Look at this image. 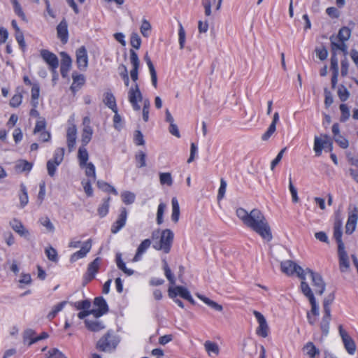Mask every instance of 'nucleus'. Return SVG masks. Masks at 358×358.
Wrapping results in <instances>:
<instances>
[{
    "label": "nucleus",
    "mask_w": 358,
    "mask_h": 358,
    "mask_svg": "<svg viewBox=\"0 0 358 358\" xmlns=\"http://www.w3.org/2000/svg\"><path fill=\"white\" fill-rule=\"evenodd\" d=\"M169 296L171 299L176 298L177 296H181L182 299L187 300L192 305L195 304V301L192 297L189 290L182 286L170 287L168 290Z\"/></svg>",
    "instance_id": "7"
},
{
    "label": "nucleus",
    "mask_w": 358,
    "mask_h": 358,
    "mask_svg": "<svg viewBox=\"0 0 358 358\" xmlns=\"http://www.w3.org/2000/svg\"><path fill=\"white\" fill-rule=\"evenodd\" d=\"M253 314L259 322V327L257 329V334L263 338L267 337L269 328L264 316L257 310H255Z\"/></svg>",
    "instance_id": "12"
},
{
    "label": "nucleus",
    "mask_w": 358,
    "mask_h": 358,
    "mask_svg": "<svg viewBox=\"0 0 358 358\" xmlns=\"http://www.w3.org/2000/svg\"><path fill=\"white\" fill-rule=\"evenodd\" d=\"M85 324L87 329L94 332L99 331L105 328L104 324L95 317L92 320L90 319L85 320Z\"/></svg>",
    "instance_id": "23"
},
{
    "label": "nucleus",
    "mask_w": 358,
    "mask_h": 358,
    "mask_svg": "<svg viewBox=\"0 0 358 358\" xmlns=\"http://www.w3.org/2000/svg\"><path fill=\"white\" fill-rule=\"evenodd\" d=\"M76 62L78 69L84 71L88 65L87 50L85 46H81L76 50Z\"/></svg>",
    "instance_id": "14"
},
{
    "label": "nucleus",
    "mask_w": 358,
    "mask_h": 358,
    "mask_svg": "<svg viewBox=\"0 0 358 358\" xmlns=\"http://www.w3.org/2000/svg\"><path fill=\"white\" fill-rule=\"evenodd\" d=\"M196 296L199 299H201L202 301H203L206 305H208V306L212 308L213 309H214L218 312L222 311V310H223L222 306L220 304L217 303V302H215V301L210 299L209 298H208L202 294H200L199 293L196 294Z\"/></svg>",
    "instance_id": "29"
},
{
    "label": "nucleus",
    "mask_w": 358,
    "mask_h": 358,
    "mask_svg": "<svg viewBox=\"0 0 358 358\" xmlns=\"http://www.w3.org/2000/svg\"><path fill=\"white\" fill-rule=\"evenodd\" d=\"M78 158L79 161L80 166L84 168L85 164H87L89 159V155L85 146H80L78 152Z\"/></svg>",
    "instance_id": "32"
},
{
    "label": "nucleus",
    "mask_w": 358,
    "mask_h": 358,
    "mask_svg": "<svg viewBox=\"0 0 358 358\" xmlns=\"http://www.w3.org/2000/svg\"><path fill=\"white\" fill-rule=\"evenodd\" d=\"M330 41L333 53H336L337 50H340L343 52L345 56L348 55V46L344 42H341L340 43L335 42V38L334 36L330 37Z\"/></svg>",
    "instance_id": "31"
},
{
    "label": "nucleus",
    "mask_w": 358,
    "mask_h": 358,
    "mask_svg": "<svg viewBox=\"0 0 358 358\" xmlns=\"http://www.w3.org/2000/svg\"><path fill=\"white\" fill-rule=\"evenodd\" d=\"M64 155V148H60L56 150L54 159L52 162H55L56 165H59L63 161Z\"/></svg>",
    "instance_id": "51"
},
{
    "label": "nucleus",
    "mask_w": 358,
    "mask_h": 358,
    "mask_svg": "<svg viewBox=\"0 0 358 358\" xmlns=\"http://www.w3.org/2000/svg\"><path fill=\"white\" fill-rule=\"evenodd\" d=\"M334 299V295L330 294L328 297L325 298L323 301V310L324 312H329L331 313L330 305L333 302Z\"/></svg>",
    "instance_id": "58"
},
{
    "label": "nucleus",
    "mask_w": 358,
    "mask_h": 358,
    "mask_svg": "<svg viewBox=\"0 0 358 358\" xmlns=\"http://www.w3.org/2000/svg\"><path fill=\"white\" fill-rule=\"evenodd\" d=\"M238 217L244 225L257 233L262 238L270 242L273 238L271 227L264 216L259 209L255 208L250 212L240 208L236 210Z\"/></svg>",
    "instance_id": "1"
},
{
    "label": "nucleus",
    "mask_w": 358,
    "mask_h": 358,
    "mask_svg": "<svg viewBox=\"0 0 358 358\" xmlns=\"http://www.w3.org/2000/svg\"><path fill=\"white\" fill-rule=\"evenodd\" d=\"M21 191L22 194L20 195V206L22 208H23L27 204L29 201L26 187L24 185H21Z\"/></svg>",
    "instance_id": "52"
},
{
    "label": "nucleus",
    "mask_w": 358,
    "mask_h": 358,
    "mask_svg": "<svg viewBox=\"0 0 358 358\" xmlns=\"http://www.w3.org/2000/svg\"><path fill=\"white\" fill-rule=\"evenodd\" d=\"M101 259L100 257H96L92 262H91L87 268V280H91L95 277V274L98 272L100 266Z\"/></svg>",
    "instance_id": "25"
},
{
    "label": "nucleus",
    "mask_w": 358,
    "mask_h": 358,
    "mask_svg": "<svg viewBox=\"0 0 358 358\" xmlns=\"http://www.w3.org/2000/svg\"><path fill=\"white\" fill-rule=\"evenodd\" d=\"M150 106V103L149 99H146L143 101V119L145 122H148L149 120V109Z\"/></svg>",
    "instance_id": "57"
},
{
    "label": "nucleus",
    "mask_w": 358,
    "mask_h": 358,
    "mask_svg": "<svg viewBox=\"0 0 358 358\" xmlns=\"http://www.w3.org/2000/svg\"><path fill=\"white\" fill-rule=\"evenodd\" d=\"M60 55L62 57L60 71L62 77L66 78L71 66L72 60L69 55L65 52H62Z\"/></svg>",
    "instance_id": "19"
},
{
    "label": "nucleus",
    "mask_w": 358,
    "mask_h": 358,
    "mask_svg": "<svg viewBox=\"0 0 358 358\" xmlns=\"http://www.w3.org/2000/svg\"><path fill=\"white\" fill-rule=\"evenodd\" d=\"M130 43L131 45L136 50H138L140 48L141 44V39L137 33L131 34Z\"/></svg>",
    "instance_id": "50"
},
{
    "label": "nucleus",
    "mask_w": 358,
    "mask_h": 358,
    "mask_svg": "<svg viewBox=\"0 0 358 358\" xmlns=\"http://www.w3.org/2000/svg\"><path fill=\"white\" fill-rule=\"evenodd\" d=\"M40 55L43 59L48 64L52 72L55 73L59 66V60L56 55L45 49L41 50Z\"/></svg>",
    "instance_id": "10"
},
{
    "label": "nucleus",
    "mask_w": 358,
    "mask_h": 358,
    "mask_svg": "<svg viewBox=\"0 0 358 358\" xmlns=\"http://www.w3.org/2000/svg\"><path fill=\"white\" fill-rule=\"evenodd\" d=\"M172 205V213L171 220L174 223H177L180 217V206L178 201L176 197H173L171 200Z\"/></svg>",
    "instance_id": "34"
},
{
    "label": "nucleus",
    "mask_w": 358,
    "mask_h": 358,
    "mask_svg": "<svg viewBox=\"0 0 358 358\" xmlns=\"http://www.w3.org/2000/svg\"><path fill=\"white\" fill-rule=\"evenodd\" d=\"M340 110L341 112V116L340 120L341 122H345L350 117V110L347 105L342 103L340 105Z\"/></svg>",
    "instance_id": "53"
},
{
    "label": "nucleus",
    "mask_w": 358,
    "mask_h": 358,
    "mask_svg": "<svg viewBox=\"0 0 358 358\" xmlns=\"http://www.w3.org/2000/svg\"><path fill=\"white\" fill-rule=\"evenodd\" d=\"M281 271L288 276L296 275L301 280V284L306 281L305 271L301 266L292 260H285L280 263Z\"/></svg>",
    "instance_id": "3"
},
{
    "label": "nucleus",
    "mask_w": 358,
    "mask_h": 358,
    "mask_svg": "<svg viewBox=\"0 0 358 358\" xmlns=\"http://www.w3.org/2000/svg\"><path fill=\"white\" fill-rule=\"evenodd\" d=\"M145 157H146V155H145V152H143L142 151H140L136 155V160L138 163V167H144L146 166Z\"/></svg>",
    "instance_id": "63"
},
{
    "label": "nucleus",
    "mask_w": 358,
    "mask_h": 358,
    "mask_svg": "<svg viewBox=\"0 0 358 358\" xmlns=\"http://www.w3.org/2000/svg\"><path fill=\"white\" fill-rule=\"evenodd\" d=\"M103 103L110 108L113 112H116L117 104L114 95L110 92H107L103 94Z\"/></svg>",
    "instance_id": "28"
},
{
    "label": "nucleus",
    "mask_w": 358,
    "mask_h": 358,
    "mask_svg": "<svg viewBox=\"0 0 358 358\" xmlns=\"http://www.w3.org/2000/svg\"><path fill=\"white\" fill-rule=\"evenodd\" d=\"M329 146V150H331L332 143L327 134H322L320 137L315 136L314 139V150L317 156H320L322 150L327 145Z\"/></svg>",
    "instance_id": "11"
},
{
    "label": "nucleus",
    "mask_w": 358,
    "mask_h": 358,
    "mask_svg": "<svg viewBox=\"0 0 358 358\" xmlns=\"http://www.w3.org/2000/svg\"><path fill=\"white\" fill-rule=\"evenodd\" d=\"M276 124L271 123L267 131L262 135V139L264 141H267L275 131Z\"/></svg>",
    "instance_id": "61"
},
{
    "label": "nucleus",
    "mask_w": 358,
    "mask_h": 358,
    "mask_svg": "<svg viewBox=\"0 0 358 358\" xmlns=\"http://www.w3.org/2000/svg\"><path fill=\"white\" fill-rule=\"evenodd\" d=\"M116 263L117 267L121 269L125 274L131 275L134 273V271L127 268L125 266V263L122 259V255L120 253L116 255Z\"/></svg>",
    "instance_id": "37"
},
{
    "label": "nucleus",
    "mask_w": 358,
    "mask_h": 358,
    "mask_svg": "<svg viewBox=\"0 0 358 358\" xmlns=\"http://www.w3.org/2000/svg\"><path fill=\"white\" fill-rule=\"evenodd\" d=\"M276 124L271 123L267 131L262 135V139L264 141H267L275 131Z\"/></svg>",
    "instance_id": "60"
},
{
    "label": "nucleus",
    "mask_w": 358,
    "mask_h": 358,
    "mask_svg": "<svg viewBox=\"0 0 358 358\" xmlns=\"http://www.w3.org/2000/svg\"><path fill=\"white\" fill-rule=\"evenodd\" d=\"M67 27L68 24L64 19L62 20L57 27V37L63 44L66 43L68 41L69 33Z\"/></svg>",
    "instance_id": "18"
},
{
    "label": "nucleus",
    "mask_w": 358,
    "mask_h": 358,
    "mask_svg": "<svg viewBox=\"0 0 358 358\" xmlns=\"http://www.w3.org/2000/svg\"><path fill=\"white\" fill-rule=\"evenodd\" d=\"M118 343V339L108 331L98 341L96 348L101 352H110L116 348Z\"/></svg>",
    "instance_id": "5"
},
{
    "label": "nucleus",
    "mask_w": 358,
    "mask_h": 358,
    "mask_svg": "<svg viewBox=\"0 0 358 358\" xmlns=\"http://www.w3.org/2000/svg\"><path fill=\"white\" fill-rule=\"evenodd\" d=\"M127 211L125 208H122L117 220L111 227L110 231L113 234H117L126 224Z\"/></svg>",
    "instance_id": "15"
},
{
    "label": "nucleus",
    "mask_w": 358,
    "mask_h": 358,
    "mask_svg": "<svg viewBox=\"0 0 358 358\" xmlns=\"http://www.w3.org/2000/svg\"><path fill=\"white\" fill-rule=\"evenodd\" d=\"M178 27H179V29H178L179 45H180V48L182 50L185 47L186 33L183 28L182 24L180 22L178 23Z\"/></svg>",
    "instance_id": "43"
},
{
    "label": "nucleus",
    "mask_w": 358,
    "mask_h": 358,
    "mask_svg": "<svg viewBox=\"0 0 358 358\" xmlns=\"http://www.w3.org/2000/svg\"><path fill=\"white\" fill-rule=\"evenodd\" d=\"M303 351L309 358H315L320 355V350L312 342L307 343L303 348Z\"/></svg>",
    "instance_id": "27"
},
{
    "label": "nucleus",
    "mask_w": 358,
    "mask_h": 358,
    "mask_svg": "<svg viewBox=\"0 0 358 358\" xmlns=\"http://www.w3.org/2000/svg\"><path fill=\"white\" fill-rule=\"evenodd\" d=\"M97 186L99 188L101 189L102 190L105 192H110L115 195L117 194V190L110 185L108 183L103 182V181H98L97 182Z\"/></svg>",
    "instance_id": "47"
},
{
    "label": "nucleus",
    "mask_w": 358,
    "mask_h": 358,
    "mask_svg": "<svg viewBox=\"0 0 358 358\" xmlns=\"http://www.w3.org/2000/svg\"><path fill=\"white\" fill-rule=\"evenodd\" d=\"M91 247V240H88L87 241L84 243L83 245L82 246L81 249L79 251L73 253L71 256V262H74L78 259L83 258L84 257H85V255L90 252Z\"/></svg>",
    "instance_id": "21"
},
{
    "label": "nucleus",
    "mask_w": 358,
    "mask_h": 358,
    "mask_svg": "<svg viewBox=\"0 0 358 358\" xmlns=\"http://www.w3.org/2000/svg\"><path fill=\"white\" fill-rule=\"evenodd\" d=\"M306 274H309L311 277L312 280V285L314 287L315 292L320 295H322L324 290L326 284L322 279V275L318 273L314 272L310 268H307L305 271V275Z\"/></svg>",
    "instance_id": "6"
},
{
    "label": "nucleus",
    "mask_w": 358,
    "mask_h": 358,
    "mask_svg": "<svg viewBox=\"0 0 358 358\" xmlns=\"http://www.w3.org/2000/svg\"><path fill=\"white\" fill-rule=\"evenodd\" d=\"M204 348L209 355H210L211 352L215 354V355H217L220 352L219 346L215 342L206 341L204 343Z\"/></svg>",
    "instance_id": "36"
},
{
    "label": "nucleus",
    "mask_w": 358,
    "mask_h": 358,
    "mask_svg": "<svg viewBox=\"0 0 358 358\" xmlns=\"http://www.w3.org/2000/svg\"><path fill=\"white\" fill-rule=\"evenodd\" d=\"M350 35L351 30L347 27H343L339 30L337 38L341 42H345L350 38Z\"/></svg>",
    "instance_id": "39"
},
{
    "label": "nucleus",
    "mask_w": 358,
    "mask_h": 358,
    "mask_svg": "<svg viewBox=\"0 0 358 358\" xmlns=\"http://www.w3.org/2000/svg\"><path fill=\"white\" fill-rule=\"evenodd\" d=\"M331 313L324 312V315L320 322V329L325 336L329 334V322L331 321Z\"/></svg>",
    "instance_id": "30"
},
{
    "label": "nucleus",
    "mask_w": 358,
    "mask_h": 358,
    "mask_svg": "<svg viewBox=\"0 0 358 358\" xmlns=\"http://www.w3.org/2000/svg\"><path fill=\"white\" fill-rule=\"evenodd\" d=\"M358 215L356 209L349 214L348 219L345 225V233L351 234L355 230Z\"/></svg>",
    "instance_id": "20"
},
{
    "label": "nucleus",
    "mask_w": 358,
    "mask_h": 358,
    "mask_svg": "<svg viewBox=\"0 0 358 358\" xmlns=\"http://www.w3.org/2000/svg\"><path fill=\"white\" fill-rule=\"evenodd\" d=\"M110 197H107L103 204L98 208V213L100 217H103L106 216L108 212Z\"/></svg>",
    "instance_id": "46"
},
{
    "label": "nucleus",
    "mask_w": 358,
    "mask_h": 358,
    "mask_svg": "<svg viewBox=\"0 0 358 358\" xmlns=\"http://www.w3.org/2000/svg\"><path fill=\"white\" fill-rule=\"evenodd\" d=\"M151 243V240L149 238L143 240L137 248L136 255L133 258V262L139 261L142 255L150 247Z\"/></svg>",
    "instance_id": "24"
},
{
    "label": "nucleus",
    "mask_w": 358,
    "mask_h": 358,
    "mask_svg": "<svg viewBox=\"0 0 358 358\" xmlns=\"http://www.w3.org/2000/svg\"><path fill=\"white\" fill-rule=\"evenodd\" d=\"M342 221L339 218H336L334 224V237L338 243V248L345 247L344 243L342 241Z\"/></svg>",
    "instance_id": "16"
},
{
    "label": "nucleus",
    "mask_w": 358,
    "mask_h": 358,
    "mask_svg": "<svg viewBox=\"0 0 358 358\" xmlns=\"http://www.w3.org/2000/svg\"><path fill=\"white\" fill-rule=\"evenodd\" d=\"M121 197H122V201L125 204L129 205L134 202L135 199H136V195L133 192H131L129 191H125L121 194Z\"/></svg>",
    "instance_id": "40"
},
{
    "label": "nucleus",
    "mask_w": 358,
    "mask_h": 358,
    "mask_svg": "<svg viewBox=\"0 0 358 358\" xmlns=\"http://www.w3.org/2000/svg\"><path fill=\"white\" fill-rule=\"evenodd\" d=\"M94 306L96 308L92 309V315L96 318H99L108 311V307L106 301L102 296L94 299Z\"/></svg>",
    "instance_id": "13"
},
{
    "label": "nucleus",
    "mask_w": 358,
    "mask_h": 358,
    "mask_svg": "<svg viewBox=\"0 0 358 358\" xmlns=\"http://www.w3.org/2000/svg\"><path fill=\"white\" fill-rule=\"evenodd\" d=\"M45 254L48 259L52 262H56L58 260L57 252L52 247H49L45 249Z\"/></svg>",
    "instance_id": "49"
},
{
    "label": "nucleus",
    "mask_w": 358,
    "mask_h": 358,
    "mask_svg": "<svg viewBox=\"0 0 358 358\" xmlns=\"http://www.w3.org/2000/svg\"><path fill=\"white\" fill-rule=\"evenodd\" d=\"M163 264H164L163 268H164V274H165L166 278L168 279V280L169 281V282L171 285H175L176 279H175L174 275L172 273L166 259H163Z\"/></svg>",
    "instance_id": "38"
},
{
    "label": "nucleus",
    "mask_w": 358,
    "mask_h": 358,
    "mask_svg": "<svg viewBox=\"0 0 358 358\" xmlns=\"http://www.w3.org/2000/svg\"><path fill=\"white\" fill-rule=\"evenodd\" d=\"M76 135H77V129L75 124H72L71 126L69 127L67 129V134H66V138H67V145L69 148V151H71L76 144Z\"/></svg>",
    "instance_id": "22"
},
{
    "label": "nucleus",
    "mask_w": 358,
    "mask_h": 358,
    "mask_svg": "<svg viewBox=\"0 0 358 358\" xmlns=\"http://www.w3.org/2000/svg\"><path fill=\"white\" fill-rule=\"evenodd\" d=\"M17 167L20 171H30L32 168V164L27 161H20L17 164Z\"/></svg>",
    "instance_id": "64"
},
{
    "label": "nucleus",
    "mask_w": 358,
    "mask_h": 358,
    "mask_svg": "<svg viewBox=\"0 0 358 358\" xmlns=\"http://www.w3.org/2000/svg\"><path fill=\"white\" fill-rule=\"evenodd\" d=\"M339 334L342 338L344 347L347 352L350 355L355 354L356 351V345L354 340L351 338V336L348 334V332L343 329L342 325H339L338 327Z\"/></svg>",
    "instance_id": "9"
},
{
    "label": "nucleus",
    "mask_w": 358,
    "mask_h": 358,
    "mask_svg": "<svg viewBox=\"0 0 358 358\" xmlns=\"http://www.w3.org/2000/svg\"><path fill=\"white\" fill-rule=\"evenodd\" d=\"M46 358H67V357L57 348H52L48 351Z\"/></svg>",
    "instance_id": "48"
},
{
    "label": "nucleus",
    "mask_w": 358,
    "mask_h": 358,
    "mask_svg": "<svg viewBox=\"0 0 358 358\" xmlns=\"http://www.w3.org/2000/svg\"><path fill=\"white\" fill-rule=\"evenodd\" d=\"M12 229L22 236H27L29 235V231L25 229L22 222L16 219L13 220L10 222Z\"/></svg>",
    "instance_id": "26"
},
{
    "label": "nucleus",
    "mask_w": 358,
    "mask_h": 358,
    "mask_svg": "<svg viewBox=\"0 0 358 358\" xmlns=\"http://www.w3.org/2000/svg\"><path fill=\"white\" fill-rule=\"evenodd\" d=\"M338 254L339 257V266L341 272H346L350 268V261L348 255L345 250V247L338 248Z\"/></svg>",
    "instance_id": "17"
},
{
    "label": "nucleus",
    "mask_w": 358,
    "mask_h": 358,
    "mask_svg": "<svg viewBox=\"0 0 358 358\" xmlns=\"http://www.w3.org/2000/svg\"><path fill=\"white\" fill-rule=\"evenodd\" d=\"M66 301H62L60 303H59L58 304H57L56 306H55L52 310V311H50L47 317L51 320H52L56 315L57 314L61 311L62 310V308L64 307V306L66 304Z\"/></svg>",
    "instance_id": "41"
},
{
    "label": "nucleus",
    "mask_w": 358,
    "mask_h": 358,
    "mask_svg": "<svg viewBox=\"0 0 358 358\" xmlns=\"http://www.w3.org/2000/svg\"><path fill=\"white\" fill-rule=\"evenodd\" d=\"M300 287L301 292L308 299L309 302L311 305V313L315 316L318 315L319 306L316 303L315 298L310 286L308 285L307 282H303V283L301 284Z\"/></svg>",
    "instance_id": "8"
},
{
    "label": "nucleus",
    "mask_w": 358,
    "mask_h": 358,
    "mask_svg": "<svg viewBox=\"0 0 358 358\" xmlns=\"http://www.w3.org/2000/svg\"><path fill=\"white\" fill-rule=\"evenodd\" d=\"M130 76L134 85L131 86L128 92V99L134 110H139L141 106L138 104L143 100V95L140 91L139 86L136 83L138 79V69L133 68L130 71Z\"/></svg>",
    "instance_id": "2"
},
{
    "label": "nucleus",
    "mask_w": 358,
    "mask_h": 358,
    "mask_svg": "<svg viewBox=\"0 0 358 358\" xmlns=\"http://www.w3.org/2000/svg\"><path fill=\"white\" fill-rule=\"evenodd\" d=\"M289 189L292 194V201L294 203H297L299 201V199L297 194V190L293 185L291 178H289Z\"/></svg>",
    "instance_id": "62"
},
{
    "label": "nucleus",
    "mask_w": 358,
    "mask_h": 358,
    "mask_svg": "<svg viewBox=\"0 0 358 358\" xmlns=\"http://www.w3.org/2000/svg\"><path fill=\"white\" fill-rule=\"evenodd\" d=\"M130 62L134 69H138L140 61L137 53L134 50H130Z\"/></svg>",
    "instance_id": "55"
},
{
    "label": "nucleus",
    "mask_w": 358,
    "mask_h": 358,
    "mask_svg": "<svg viewBox=\"0 0 358 358\" xmlns=\"http://www.w3.org/2000/svg\"><path fill=\"white\" fill-rule=\"evenodd\" d=\"M93 129L91 126L84 127L82 133L81 143L83 146H86L92 139Z\"/></svg>",
    "instance_id": "33"
},
{
    "label": "nucleus",
    "mask_w": 358,
    "mask_h": 358,
    "mask_svg": "<svg viewBox=\"0 0 358 358\" xmlns=\"http://www.w3.org/2000/svg\"><path fill=\"white\" fill-rule=\"evenodd\" d=\"M159 181L162 185L171 186L173 184L171 174L170 173H161L159 174Z\"/></svg>",
    "instance_id": "45"
},
{
    "label": "nucleus",
    "mask_w": 358,
    "mask_h": 358,
    "mask_svg": "<svg viewBox=\"0 0 358 358\" xmlns=\"http://www.w3.org/2000/svg\"><path fill=\"white\" fill-rule=\"evenodd\" d=\"M40 87L38 83H34L31 88V103L33 107L36 108L38 102V99L39 97Z\"/></svg>",
    "instance_id": "35"
},
{
    "label": "nucleus",
    "mask_w": 358,
    "mask_h": 358,
    "mask_svg": "<svg viewBox=\"0 0 358 358\" xmlns=\"http://www.w3.org/2000/svg\"><path fill=\"white\" fill-rule=\"evenodd\" d=\"M338 95L339 99H341V101H346L349 98L350 92H349V91L347 90V88L345 86L341 85L338 88Z\"/></svg>",
    "instance_id": "56"
},
{
    "label": "nucleus",
    "mask_w": 358,
    "mask_h": 358,
    "mask_svg": "<svg viewBox=\"0 0 358 358\" xmlns=\"http://www.w3.org/2000/svg\"><path fill=\"white\" fill-rule=\"evenodd\" d=\"M85 175L87 177H92L94 180L96 178L95 167L92 162H89L85 164Z\"/></svg>",
    "instance_id": "54"
},
{
    "label": "nucleus",
    "mask_w": 358,
    "mask_h": 358,
    "mask_svg": "<svg viewBox=\"0 0 358 358\" xmlns=\"http://www.w3.org/2000/svg\"><path fill=\"white\" fill-rule=\"evenodd\" d=\"M166 208V205L164 203H160L158 206L157 212V223L160 225L163 223L164 219V213Z\"/></svg>",
    "instance_id": "42"
},
{
    "label": "nucleus",
    "mask_w": 358,
    "mask_h": 358,
    "mask_svg": "<svg viewBox=\"0 0 358 358\" xmlns=\"http://www.w3.org/2000/svg\"><path fill=\"white\" fill-rule=\"evenodd\" d=\"M173 233L171 229H166L161 232L160 240L154 243L153 248L157 250H162L164 253H169L171 250L173 241Z\"/></svg>",
    "instance_id": "4"
},
{
    "label": "nucleus",
    "mask_w": 358,
    "mask_h": 358,
    "mask_svg": "<svg viewBox=\"0 0 358 358\" xmlns=\"http://www.w3.org/2000/svg\"><path fill=\"white\" fill-rule=\"evenodd\" d=\"M152 29L150 23L147 20H143L141 26L140 27V31L141 34L148 38L149 36V31Z\"/></svg>",
    "instance_id": "44"
},
{
    "label": "nucleus",
    "mask_w": 358,
    "mask_h": 358,
    "mask_svg": "<svg viewBox=\"0 0 358 358\" xmlns=\"http://www.w3.org/2000/svg\"><path fill=\"white\" fill-rule=\"evenodd\" d=\"M40 223L44 226L48 231H54L55 227L50 220L48 217H42L40 219Z\"/></svg>",
    "instance_id": "59"
}]
</instances>
